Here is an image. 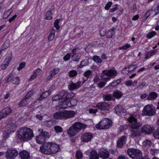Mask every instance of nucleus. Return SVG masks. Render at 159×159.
<instances>
[{
    "mask_svg": "<svg viewBox=\"0 0 159 159\" xmlns=\"http://www.w3.org/2000/svg\"><path fill=\"white\" fill-rule=\"evenodd\" d=\"M128 120L129 122V126L131 129L130 137L135 138L140 136L141 133L139 128L142 125V123L138 122L137 119L133 116H129Z\"/></svg>",
    "mask_w": 159,
    "mask_h": 159,
    "instance_id": "nucleus-1",
    "label": "nucleus"
},
{
    "mask_svg": "<svg viewBox=\"0 0 159 159\" xmlns=\"http://www.w3.org/2000/svg\"><path fill=\"white\" fill-rule=\"evenodd\" d=\"M33 137V130L28 127H21L17 131L16 137L20 141H24L29 140Z\"/></svg>",
    "mask_w": 159,
    "mask_h": 159,
    "instance_id": "nucleus-2",
    "label": "nucleus"
},
{
    "mask_svg": "<svg viewBox=\"0 0 159 159\" xmlns=\"http://www.w3.org/2000/svg\"><path fill=\"white\" fill-rule=\"evenodd\" d=\"M42 146V147H40V150L45 154H55L59 151L60 148L59 145L52 142L45 143Z\"/></svg>",
    "mask_w": 159,
    "mask_h": 159,
    "instance_id": "nucleus-3",
    "label": "nucleus"
},
{
    "mask_svg": "<svg viewBox=\"0 0 159 159\" xmlns=\"http://www.w3.org/2000/svg\"><path fill=\"white\" fill-rule=\"evenodd\" d=\"M75 114L74 111L66 110L63 111H59L54 113L53 116L55 119H66L74 117Z\"/></svg>",
    "mask_w": 159,
    "mask_h": 159,
    "instance_id": "nucleus-4",
    "label": "nucleus"
},
{
    "mask_svg": "<svg viewBox=\"0 0 159 159\" xmlns=\"http://www.w3.org/2000/svg\"><path fill=\"white\" fill-rule=\"evenodd\" d=\"M86 126L80 122H77L71 126L67 131V133L70 137L75 135L82 129H84Z\"/></svg>",
    "mask_w": 159,
    "mask_h": 159,
    "instance_id": "nucleus-5",
    "label": "nucleus"
},
{
    "mask_svg": "<svg viewBox=\"0 0 159 159\" xmlns=\"http://www.w3.org/2000/svg\"><path fill=\"white\" fill-rule=\"evenodd\" d=\"M127 153L133 159H140L142 155V153L140 150L134 148H129L127 150Z\"/></svg>",
    "mask_w": 159,
    "mask_h": 159,
    "instance_id": "nucleus-6",
    "label": "nucleus"
},
{
    "mask_svg": "<svg viewBox=\"0 0 159 159\" xmlns=\"http://www.w3.org/2000/svg\"><path fill=\"white\" fill-rule=\"evenodd\" d=\"M155 107L152 105L148 104L145 106L142 111V115L144 116H152L156 113Z\"/></svg>",
    "mask_w": 159,
    "mask_h": 159,
    "instance_id": "nucleus-7",
    "label": "nucleus"
},
{
    "mask_svg": "<svg viewBox=\"0 0 159 159\" xmlns=\"http://www.w3.org/2000/svg\"><path fill=\"white\" fill-rule=\"evenodd\" d=\"M112 123L111 120L107 118H103L96 125L95 127L98 129H107L111 126Z\"/></svg>",
    "mask_w": 159,
    "mask_h": 159,
    "instance_id": "nucleus-8",
    "label": "nucleus"
},
{
    "mask_svg": "<svg viewBox=\"0 0 159 159\" xmlns=\"http://www.w3.org/2000/svg\"><path fill=\"white\" fill-rule=\"evenodd\" d=\"M18 154V151L15 149L9 148L6 153V157L7 159H14Z\"/></svg>",
    "mask_w": 159,
    "mask_h": 159,
    "instance_id": "nucleus-9",
    "label": "nucleus"
},
{
    "mask_svg": "<svg viewBox=\"0 0 159 159\" xmlns=\"http://www.w3.org/2000/svg\"><path fill=\"white\" fill-rule=\"evenodd\" d=\"M117 74V71L115 69H111L108 70H103L102 71V75L103 76H107L110 78L116 76Z\"/></svg>",
    "mask_w": 159,
    "mask_h": 159,
    "instance_id": "nucleus-10",
    "label": "nucleus"
},
{
    "mask_svg": "<svg viewBox=\"0 0 159 159\" xmlns=\"http://www.w3.org/2000/svg\"><path fill=\"white\" fill-rule=\"evenodd\" d=\"M126 140L127 137L125 136H123L119 137L116 142V147L119 148H123L126 143Z\"/></svg>",
    "mask_w": 159,
    "mask_h": 159,
    "instance_id": "nucleus-11",
    "label": "nucleus"
},
{
    "mask_svg": "<svg viewBox=\"0 0 159 159\" xmlns=\"http://www.w3.org/2000/svg\"><path fill=\"white\" fill-rule=\"evenodd\" d=\"M154 128L150 125H146L142 126L141 131L143 133L145 134H150L152 133L154 131Z\"/></svg>",
    "mask_w": 159,
    "mask_h": 159,
    "instance_id": "nucleus-12",
    "label": "nucleus"
},
{
    "mask_svg": "<svg viewBox=\"0 0 159 159\" xmlns=\"http://www.w3.org/2000/svg\"><path fill=\"white\" fill-rule=\"evenodd\" d=\"M96 107L100 110L103 111H109L110 108V105L105 102H99Z\"/></svg>",
    "mask_w": 159,
    "mask_h": 159,
    "instance_id": "nucleus-13",
    "label": "nucleus"
},
{
    "mask_svg": "<svg viewBox=\"0 0 159 159\" xmlns=\"http://www.w3.org/2000/svg\"><path fill=\"white\" fill-rule=\"evenodd\" d=\"M93 138V135L89 132L84 133L81 137L82 141L84 142H88L90 141Z\"/></svg>",
    "mask_w": 159,
    "mask_h": 159,
    "instance_id": "nucleus-14",
    "label": "nucleus"
},
{
    "mask_svg": "<svg viewBox=\"0 0 159 159\" xmlns=\"http://www.w3.org/2000/svg\"><path fill=\"white\" fill-rule=\"evenodd\" d=\"M81 81H78L76 83L73 82L71 83L68 85V89L71 91L76 89L81 86Z\"/></svg>",
    "mask_w": 159,
    "mask_h": 159,
    "instance_id": "nucleus-15",
    "label": "nucleus"
},
{
    "mask_svg": "<svg viewBox=\"0 0 159 159\" xmlns=\"http://www.w3.org/2000/svg\"><path fill=\"white\" fill-rule=\"evenodd\" d=\"M20 79L19 77H14L11 75H10L7 79V82H11L13 84H19Z\"/></svg>",
    "mask_w": 159,
    "mask_h": 159,
    "instance_id": "nucleus-16",
    "label": "nucleus"
},
{
    "mask_svg": "<svg viewBox=\"0 0 159 159\" xmlns=\"http://www.w3.org/2000/svg\"><path fill=\"white\" fill-rule=\"evenodd\" d=\"M115 111L118 115H121L125 113L126 110L121 105H118L115 107Z\"/></svg>",
    "mask_w": 159,
    "mask_h": 159,
    "instance_id": "nucleus-17",
    "label": "nucleus"
},
{
    "mask_svg": "<svg viewBox=\"0 0 159 159\" xmlns=\"http://www.w3.org/2000/svg\"><path fill=\"white\" fill-rule=\"evenodd\" d=\"M52 90V89L51 88L48 91L43 92L38 98V100L41 101L43 99L47 98L51 94Z\"/></svg>",
    "mask_w": 159,
    "mask_h": 159,
    "instance_id": "nucleus-18",
    "label": "nucleus"
},
{
    "mask_svg": "<svg viewBox=\"0 0 159 159\" xmlns=\"http://www.w3.org/2000/svg\"><path fill=\"white\" fill-rule=\"evenodd\" d=\"M12 110L11 108L10 107H7L1 111V113L3 116L4 117L10 115L12 112Z\"/></svg>",
    "mask_w": 159,
    "mask_h": 159,
    "instance_id": "nucleus-19",
    "label": "nucleus"
},
{
    "mask_svg": "<svg viewBox=\"0 0 159 159\" xmlns=\"http://www.w3.org/2000/svg\"><path fill=\"white\" fill-rule=\"evenodd\" d=\"M30 153L26 150L22 151L19 153L20 157L22 159H29L30 158Z\"/></svg>",
    "mask_w": 159,
    "mask_h": 159,
    "instance_id": "nucleus-20",
    "label": "nucleus"
},
{
    "mask_svg": "<svg viewBox=\"0 0 159 159\" xmlns=\"http://www.w3.org/2000/svg\"><path fill=\"white\" fill-rule=\"evenodd\" d=\"M99 154L100 157L104 159L107 158V157H109V152L106 150H100L99 152Z\"/></svg>",
    "mask_w": 159,
    "mask_h": 159,
    "instance_id": "nucleus-21",
    "label": "nucleus"
},
{
    "mask_svg": "<svg viewBox=\"0 0 159 159\" xmlns=\"http://www.w3.org/2000/svg\"><path fill=\"white\" fill-rule=\"evenodd\" d=\"M11 55L7 57L4 60L3 64L1 66V68L3 70H5L7 66L11 60Z\"/></svg>",
    "mask_w": 159,
    "mask_h": 159,
    "instance_id": "nucleus-22",
    "label": "nucleus"
},
{
    "mask_svg": "<svg viewBox=\"0 0 159 159\" xmlns=\"http://www.w3.org/2000/svg\"><path fill=\"white\" fill-rule=\"evenodd\" d=\"M92 72V71L91 70H89L84 73L83 75L84 77L83 78L82 84H84L91 76Z\"/></svg>",
    "mask_w": 159,
    "mask_h": 159,
    "instance_id": "nucleus-23",
    "label": "nucleus"
},
{
    "mask_svg": "<svg viewBox=\"0 0 159 159\" xmlns=\"http://www.w3.org/2000/svg\"><path fill=\"white\" fill-rule=\"evenodd\" d=\"M89 159H99V155L95 150L91 151L89 155Z\"/></svg>",
    "mask_w": 159,
    "mask_h": 159,
    "instance_id": "nucleus-24",
    "label": "nucleus"
},
{
    "mask_svg": "<svg viewBox=\"0 0 159 159\" xmlns=\"http://www.w3.org/2000/svg\"><path fill=\"white\" fill-rule=\"evenodd\" d=\"M158 94L156 92H152L149 93L147 98V100H153L157 99Z\"/></svg>",
    "mask_w": 159,
    "mask_h": 159,
    "instance_id": "nucleus-25",
    "label": "nucleus"
},
{
    "mask_svg": "<svg viewBox=\"0 0 159 159\" xmlns=\"http://www.w3.org/2000/svg\"><path fill=\"white\" fill-rule=\"evenodd\" d=\"M59 71V69L58 68H56L51 70L50 72V75L47 77L48 80L51 79L52 77L54 76L56 74H57Z\"/></svg>",
    "mask_w": 159,
    "mask_h": 159,
    "instance_id": "nucleus-26",
    "label": "nucleus"
},
{
    "mask_svg": "<svg viewBox=\"0 0 159 159\" xmlns=\"http://www.w3.org/2000/svg\"><path fill=\"white\" fill-rule=\"evenodd\" d=\"M102 79L104 81L100 82L98 84V87L100 88H102L105 86L106 82L110 80V78L109 77L103 78Z\"/></svg>",
    "mask_w": 159,
    "mask_h": 159,
    "instance_id": "nucleus-27",
    "label": "nucleus"
},
{
    "mask_svg": "<svg viewBox=\"0 0 159 159\" xmlns=\"http://www.w3.org/2000/svg\"><path fill=\"white\" fill-rule=\"evenodd\" d=\"M36 139L37 143L40 144L42 143L44 144L45 143L46 140L40 134L36 137Z\"/></svg>",
    "mask_w": 159,
    "mask_h": 159,
    "instance_id": "nucleus-28",
    "label": "nucleus"
},
{
    "mask_svg": "<svg viewBox=\"0 0 159 159\" xmlns=\"http://www.w3.org/2000/svg\"><path fill=\"white\" fill-rule=\"evenodd\" d=\"M10 45V41L8 39L6 40L4 42V43L2 46L1 48L0 49V54L2 51L4 49H7L8 48Z\"/></svg>",
    "mask_w": 159,
    "mask_h": 159,
    "instance_id": "nucleus-29",
    "label": "nucleus"
},
{
    "mask_svg": "<svg viewBox=\"0 0 159 159\" xmlns=\"http://www.w3.org/2000/svg\"><path fill=\"white\" fill-rule=\"evenodd\" d=\"M115 28H113L110 29L108 31H107L106 34V36L107 38H110L112 37L113 35L115 34Z\"/></svg>",
    "mask_w": 159,
    "mask_h": 159,
    "instance_id": "nucleus-30",
    "label": "nucleus"
},
{
    "mask_svg": "<svg viewBox=\"0 0 159 159\" xmlns=\"http://www.w3.org/2000/svg\"><path fill=\"white\" fill-rule=\"evenodd\" d=\"M54 11V9H52L48 11L46 14V17L45 19L48 20H51L52 18V12Z\"/></svg>",
    "mask_w": 159,
    "mask_h": 159,
    "instance_id": "nucleus-31",
    "label": "nucleus"
},
{
    "mask_svg": "<svg viewBox=\"0 0 159 159\" xmlns=\"http://www.w3.org/2000/svg\"><path fill=\"white\" fill-rule=\"evenodd\" d=\"M113 97L117 99H119L122 97L123 93L118 90L115 91L113 94Z\"/></svg>",
    "mask_w": 159,
    "mask_h": 159,
    "instance_id": "nucleus-32",
    "label": "nucleus"
},
{
    "mask_svg": "<svg viewBox=\"0 0 159 159\" xmlns=\"http://www.w3.org/2000/svg\"><path fill=\"white\" fill-rule=\"evenodd\" d=\"M75 94L72 92L67 93L66 95L63 98L64 101H66L69 100L75 96Z\"/></svg>",
    "mask_w": 159,
    "mask_h": 159,
    "instance_id": "nucleus-33",
    "label": "nucleus"
},
{
    "mask_svg": "<svg viewBox=\"0 0 159 159\" xmlns=\"http://www.w3.org/2000/svg\"><path fill=\"white\" fill-rule=\"evenodd\" d=\"M29 100L26 98H25V97H24L21 101L19 103L18 105L20 107H23L26 105L28 103V101Z\"/></svg>",
    "mask_w": 159,
    "mask_h": 159,
    "instance_id": "nucleus-34",
    "label": "nucleus"
},
{
    "mask_svg": "<svg viewBox=\"0 0 159 159\" xmlns=\"http://www.w3.org/2000/svg\"><path fill=\"white\" fill-rule=\"evenodd\" d=\"M63 102L61 104L56 106V108L57 109H66L68 107V106L66 103V101H63Z\"/></svg>",
    "mask_w": 159,
    "mask_h": 159,
    "instance_id": "nucleus-35",
    "label": "nucleus"
},
{
    "mask_svg": "<svg viewBox=\"0 0 159 159\" xmlns=\"http://www.w3.org/2000/svg\"><path fill=\"white\" fill-rule=\"evenodd\" d=\"M50 33L48 36V40L49 41L52 40L54 37L55 30L54 29L52 28L50 30Z\"/></svg>",
    "mask_w": 159,
    "mask_h": 159,
    "instance_id": "nucleus-36",
    "label": "nucleus"
},
{
    "mask_svg": "<svg viewBox=\"0 0 159 159\" xmlns=\"http://www.w3.org/2000/svg\"><path fill=\"white\" fill-rule=\"evenodd\" d=\"M54 123L53 120H45L43 122V124L49 127H51L53 125Z\"/></svg>",
    "mask_w": 159,
    "mask_h": 159,
    "instance_id": "nucleus-37",
    "label": "nucleus"
},
{
    "mask_svg": "<svg viewBox=\"0 0 159 159\" xmlns=\"http://www.w3.org/2000/svg\"><path fill=\"white\" fill-rule=\"evenodd\" d=\"M122 80L121 79H120L113 81L107 87H109L110 86L112 87H115L117 86L121 82Z\"/></svg>",
    "mask_w": 159,
    "mask_h": 159,
    "instance_id": "nucleus-38",
    "label": "nucleus"
},
{
    "mask_svg": "<svg viewBox=\"0 0 159 159\" xmlns=\"http://www.w3.org/2000/svg\"><path fill=\"white\" fill-rule=\"evenodd\" d=\"M81 53H78L76 55H71V58L73 61H79L81 56Z\"/></svg>",
    "mask_w": 159,
    "mask_h": 159,
    "instance_id": "nucleus-39",
    "label": "nucleus"
},
{
    "mask_svg": "<svg viewBox=\"0 0 159 159\" xmlns=\"http://www.w3.org/2000/svg\"><path fill=\"white\" fill-rule=\"evenodd\" d=\"M12 12V8H11L4 13L3 16V18L4 19L7 18L11 15Z\"/></svg>",
    "mask_w": 159,
    "mask_h": 159,
    "instance_id": "nucleus-40",
    "label": "nucleus"
},
{
    "mask_svg": "<svg viewBox=\"0 0 159 159\" xmlns=\"http://www.w3.org/2000/svg\"><path fill=\"white\" fill-rule=\"evenodd\" d=\"M68 75L70 77H74L76 76L77 74V71L75 70H72L70 71L68 73Z\"/></svg>",
    "mask_w": 159,
    "mask_h": 159,
    "instance_id": "nucleus-41",
    "label": "nucleus"
},
{
    "mask_svg": "<svg viewBox=\"0 0 159 159\" xmlns=\"http://www.w3.org/2000/svg\"><path fill=\"white\" fill-rule=\"evenodd\" d=\"M40 134L45 139L46 138H49L50 137V135L48 132L46 131H44L42 129L41 131Z\"/></svg>",
    "mask_w": 159,
    "mask_h": 159,
    "instance_id": "nucleus-42",
    "label": "nucleus"
},
{
    "mask_svg": "<svg viewBox=\"0 0 159 159\" xmlns=\"http://www.w3.org/2000/svg\"><path fill=\"white\" fill-rule=\"evenodd\" d=\"M67 92L66 91L63 90L60 92L59 94V96L60 97V98H61L62 101L63 100V98L66 94Z\"/></svg>",
    "mask_w": 159,
    "mask_h": 159,
    "instance_id": "nucleus-43",
    "label": "nucleus"
},
{
    "mask_svg": "<svg viewBox=\"0 0 159 159\" xmlns=\"http://www.w3.org/2000/svg\"><path fill=\"white\" fill-rule=\"evenodd\" d=\"M143 144L146 148H149L151 145V142L150 140L146 139L143 142Z\"/></svg>",
    "mask_w": 159,
    "mask_h": 159,
    "instance_id": "nucleus-44",
    "label": "nucleus"
},
{
    "mask_svg": "<svg viewBox=\"0 0 159 159\" xmlns=\"http://www.w3.org/2000/svg\"><path fill=\"white\" fill-rule=\"evenodd\" d=\"M54 129L57 133H61L63 131L62 128L60 126L56 125L54 127Z\"/></svg>",
    "mask_w": 159,
    "mask_h": 159,
    "instance_id": "nucleus-45",
    "label": "nucleus"
},
{
    "mask_svg": "<svg viewBox=\"0 0 159 159\" xmlns=\"http://www.w3.org/2000/svg\"><path fill=\"white\" fill-rule=\"evenodd\" d=\"M156 50L148 52L147 54L146 55L145 58L147 59L148 58H150L151 57L154 55L156 53Z\"/></svg>",
    "mask_w": 159,
    "mask_h": 159,
    "instance_id": "nucleus-46",
    "label": "nucleus"
},
{
    "mask_svg": "<svg viewBox=\"0 0 159 159\" xmlns=\"http://www.w3.org/2000/svg\"><path fill=\"white\" fill-rule=\"evenodd\" d=\"M93 59L97 63H101L102 62V60L99 56H94L93 57Z\"/></svg>",
    "mask_w": 159,
    "mask_h": 159,
    "instance_id": "nucleus-47",
    "label": "nucleus"
},
{
    "mask_svg": "<svg viewBox=\"0 0 159 159\" xmlns=\"http://www.w3.org/2000/svg\"><path fill=\"white\" fill-rule=\"evenodd\" d=\"M153 135L155 138L159 139V127L153 132Z\"/></svg>",
    "mask_w": 159,
    "mask_h": 159,
    "instance_id": "nucleus-48",
    "label": "nucleus"
},
{
    "mask_svg": "<svg viewBox=\"0 0 159 159\" xmlns=\"http://www.w3.org/2000/svg\"><path fill=\"white\" fill-rule=\"evenodd\" d=\"M150 152L152 155L155 156L158 153L159 150L157 149H151L150 150Z\"/></svg>",
    "mask_w": 159,
    "mask_h": 159,
    "instance_id": "nucleus-49",
    "label": "nucleus"
},
{
    "mask_svg": "<svg viewBox=\"0 0 159 159\" xmlns=\"http://www.w3.org/2000/svg\"><path fill=\"white\" fill-rule=\"evenodd\" d=\"M61 20L60 19H57L56 20L54 23V27L57 30H58L60 28V26L59 25V20Z\"/></svg>",
    "mask_w": 159,
    "mask_h": 159,
    "instance_id": "nucleus-50",
    "label": "nucleus"
},
{
    "mask_svg": "<svg viewBox=\"0 0 159 159\" xmlns=\"http://www.w3.org/2000/svg\"><path fill=\"white\" fill-rule=\"evenodd\" d=\"M136 65H131L129 66L128 68H129L128 71L131 72L133 71L136 69V67L135 66Z\"/></svg>",
    "mask_w": 159,
    "mask_h": 159,
    "instance_id": "nucleus-51",
    "label": "nucleus"
},
{
    "mask_svg": "<svg viewBox=\"0 0 159 159\" xmlns=\"http://www.w3.org/2000/svg\"><path fill=\"white\" fill-rule=\"evenodd\" d=\"M157 34L156 32L154 31H152L149 33L147 35V37L149 39H150L153 37Z\"/></svg>",
    "mask_w": 159,
    "mask_h": 159,
    "instance_id": "nucleus-52",
    "label": "nucleus"
},
{
    "mask_svg": "<svg viewBox=\"0 0 159 159\" xmlns=\"http://www.w3.org/2000/svg\"><path fill=\"white\" fill-rule=\"evenodd\" d=\"M83 155L81 152L77 151L75 154V157L77 159H81L82 158Z\"/></svg>",
    "mask_w": 159,
    "mask_h": 159,
    "instance_id": "nucleus-53",
    "label": "nucleus"
},
{
    "mask_svg": "<svg viewBox=\"0 0 159 159\" xmlns=\"http://www.w3.org/2000/svg\"><path fill=\"white\" fill-rule=\"evenodd\" d=\"M153 11V10L152 9L148 11L146 13L145 15L146 16V19H147L152 14Z\"/></svg>",
    "mask_w": 159,
    "mask_h": 159,
    "instance_id": "nucleus-54",
    "label": "nucleus"
},
{
    "mask_svg": "<svg viewBox=\"0 0 159 159\" xmlns=\"http://www.w3.org/2000/svg\"><path fill=\"white\" fill-rule=\"evenodd\" d=\"M118 5L117 4H115L113 6V8H111L109 10V11L110 12H113L115 11L118 9Z\"/></svg>",
    "mask_w": 159,
    "mask_h": 159,
    "instance_id": "nucleus-55",
    "label": "nucleus"
},
{
    "mask_svg": "<svg viewBox=\"0 0 159 159\" xmlns=\"http://www.w3.org/2000/svg\"><path fill=\"white\" fill-rule=\"evenodd\" d=\"M25 62H23L20 63V65L19 67L17 68V70H20L21 69L25 67Z\"/></svg>",
    "mask_w": 159,
    "mask_h": 159,
    "instance_id": "nucleus-56",
    "label": "nucleus"
},
{
    "mask_svg": "<svg viewBox=\"0 0 159 159\" xmlns=\"http://www.w3.org/2000/svg\"><path fill=\"white\" fill-rule=\"evenodd\" d=\"M32 95V91H30L25 95L24 97H25V98H26V99L29 100Z\"/></svg>",
    "mask_w": 159,
    "mask_h": 159,
    "instance_id": "nucleus-57",
    "label": "nucleus"
},
{
    "mask_svg": "<svg viewBox=\"0 0 159 159\" xmlns=\"http://www.w3.org/2000/svg\"><path fill=\"white\" fill-rule=\"evenodd\" d=\"M103 99L105 101H110L111 99V97L110 95H106L103 96Z\"/></svg>",
    "mask_w": 159,
    "mask_h": 159,
    "instance_id": "nucleus-58",
    "label": "nucleus"
},
{
    "mask_svg": "<svg viewBox=\"0 0 159 159\" xmlns=\"http://www.w3.org/2000/svg\"><path fill=\"white\" fill-rule=\"evenodd\" d=\"M128 67H125L123 68L121 71V72L123 74H127L129 73L128 70H127Z\"/></svg>",
    "mask_w": 159,
    "mask_h": 159,
    "instance_id": "nucleus-59",
    "label": "nucleus"
},
{
    "mask_svg": "<svg viewBox=\"0 0 159 159\" xmlns=\"http://www.w3.org/2000/svg\"><path fill=\"white\" fill-rule=\"evenodd\" d=\"M60 99H61V98H60V97L59 96V94L57 95H56L54 96L52 98V101H57Z\"/></svg>",
    "mask_w": 159,
    "mask_h": 159,
    "instance_id": "nucleus-60",
    "label": "nucleus"
},
{
    "mask_svg": "<svg viewBox=\"0 0 159 159\" xmlns=\"http://www.w3.org/2000/svg\"><path fill=\"white\" fill-rule=\"evenodd\" d=\"M112 4V2H108L104 8L106 10H108Z\"/></svg>",
    "mask_w": 159,
    "mask_h": 159,
    "instance_id": "nucleus-61",
    "label": "nucleus"
},
{
    "mask_svg": "<svg viewBox=\"0 0 159 159\" xmlns=\"http://www.w3.org/2000/svg\"><path fill=\"white\" fill-rule=\"evenodd\" d=\"M70 56L71 55L70 53H67L63 57V60L66 61H68L70 59Z\"/></svg>",
    "mask_w": 159,
    "mask_h": 159,
    "instance_id": "nucleus-62",
    "label": "nucleus"
},
{
    "mask_svg": "<svg viewBox=\"0 0 159 159\" xmlns=\"http://www.w3.org/2000/svg\"><path fill=\"white\" fill-rule=\"evenodd\" d=\"M131 46L130 44H127L126 45H125L124 46H122V47H120L119 48L120 49H122V50H126L127 48L130 47Z\"/></svg>",
    "mask_w": 159,
    "mask_h": 159,
    "instance_id": "nucleus-63",
    "label": "nucleus"
},
{
    "mask_svg": "<svg viewBox=\"0 0 159 159\" xmlns=\"http://www.w3.org/2000/svg\"><path fill=\"white\" fill-rule=\"evenodd\" d=\"M117 159H129V158L127 156L123 155H121L118 156Z\"/></svg>",
    "mask_w": 159,
    "mask_h": 159,
    "instance_id": "nucleus-64",
    "label": "nucleus"
}]
</instances>
